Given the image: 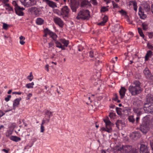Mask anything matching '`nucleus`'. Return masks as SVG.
<instances>
[{"label":"nucleus","mask_w":153,"mask_h":153,"mask_svg":"<svg viewBox=\"0 0 153 153\" xmlns=\"http://www.w3.org/2000/svg\"><path fill=\"white\" fill-rule=\"evenodd\" d=\"M128 90L132 96H135L140 94L142 91L141 83L138 80L133 81L129 86Z\"/></svg>","instance_id":"nucleus-1"},{"label":"nucleus","mask_w":153,"mask_h":153,"mask_svg":"<svg viewBox=\"0 0 153 153\" xmlns=\"http://www.w3.org/2000/svg\"><path fill=\"white\" fill-rule=\"evenodd\" d=\"M143 109L146 113L153 112V95L148 94L146 97V102L144 104Z\"/></svg>","instance_id":"nucleus-2"},{"label":"nucleus","mask_w":153,"mask_h":153,"mask_svg":"<svg viewBox=\"0 0 153 153\" xmlns=\"http://www.w3.org/2000/svg\"><path fill=\"white\" fill-rule=\"evenodd\" d=\"M149 121L150 120L148 117H145L143 119L140 130L143 133H146L150 129Z\"/></svg>","instance_id":"nucleus-3"},{"label":"nucleus","mask_w":153,"mask_h":153,"mask_svg":"<svg viewBox=\"0 0 153 153\" xmlns=\"http://www.w3.org/2000/svg\"><path fill=\"white\" fill-rule=\"evenodd\" d=\"M90 17V12L88 10H81L78 13L76 18L77 19L88 20Z\"/></svg>","instance_id":"nucleus-4"},{"label":"nucleus","mask_w":153,"mask_h":153,"mask_svg":"<svg viewBox=\"0 0 153 153\" xmlns=\"http://www.w3.org/2000/svg\"><path fill=\"white\" fill-rule=\"evenodd\" d=\"M55 43L56 47L61 48L62 50H65V47H67L69 44V41L64 39H59V41H56Z\"/></svg>","instance_id":"nucleus-5"},{"label":"nucleus","mask_w":153,"mask_h":153,"mask_svg":"<svg viewBox=\"0 0 153 153\" xmlns=\"http://www.w3.org/2000/svg\"><path fill=\"white\" fill-rule=\"evenodd\" d=\"M132 149V146H116L114 147V149L116 151L124 153H130Z\"/></svg>","instance_id":"nucleus-6"},{"label":"nucleus","mask_w":153,"mask_h":153,"mask_svg":"<svg viewBox=\"0 0 153 153\" xmlns=\"http://www.w3.org/2000/svg\"><path fill=\"white\" fill-rule=\"evenodd\" d=\"M103 121L105 124V127L103 128L102 130L108 133L111 132L112 131V127L113 126V124L111 122L108 117L104 119Z\"/></svg>","instance_id":"nucleus-7"},{"label":"nucleus","mask_w":153,"mask_h":153,"mask_svg":"<svg viewBox=\"0 0 153 153\" xmlns=\"http://www.w3.org/2000/svg\"><path fill=\"white\" fill-rule=\"evenodd\" d=\"M22 5L25 7H28L34 5L36 4V0H20Z\"/></svg>","instance_id":"nucleus-8"},{"label":"nucleus","mask_w":153,"mask_h":153,"mask_svg":"<svg viewBox=\"0 0 153 153\" xmlns=\"http://www.w3.org/2000/svg\"><path fill=\"white\" fill-rule=\"evenodd\" d=\"M61 14L64 19L68 18L70 15V9L67 6H64L61 9Z\"/></svg>","instance_id":"nucleus-9"},{"label":"nucleus","mask_w":153,"mask_h":153,"mask_svg":"<svg viewBox=\"0 0 153 153\" xmlns=\"http://www.w3.org/2000/svg\"><path fill=\"white\" fill-rule=\"evenodd\" d=\"M13 4L15 6V9L16 13L19 16H22L24 15V13L22 10H25L23 7H21L19 6L15 1H13Z\"/></svg>","instance_id":"nucleus-10"},{"label":"nucleus","mask_w":153,"mask_h":153,"mask_svg":"<svg viewBox=\"0 0 153 153\" xmlns=\"http://www.w3.org/2000/svg\"><path fill=\"white\" fill-rule=\"evenodd\" d=\"M45 34L44 36L46 37L47 35H49L53 40H56L57 38V36L56 34L51 31L48 29H45Z\"/></svg>","instance_id":"nucleus-11"},{"label":"nucleus","mask_w":153,"mask_h":153,"mask_svg":"<svg viewBox=\"0 0 153 153\" xmlns=\"http://www.w3.org/2000/svg\"><path fill=\"white\" fill-rule=\"evenodd\" d=\"M79 2L81 7H88L92 6L91 1L88 0H79Z\"/></svg>","instance_id":"nucleus-12"},{"label":"nucleus","mask_w":153,"mask_h":153,"mask_svg":"<svg viewBox=\"0 0 153 153\" xmlns=\"http://www.w3.org/2000/svg\"><path fill=\"white\" fill-rule=\"evenodd\" d=\"M28 11L31 13L37 16H38L41 13L40 10L35 7H32L29 8Z\"/></svg>","instance_id":"nucleus-13"},{"label":"nucleus","mask_w":153,"mask_h":153,"mask_svg":"<svg viewBox=\"0 0 153 153\" xmlns=\"http://www.w3.org/2000/svg\"><path fill=\"white\" fill-rule=\"evenodd\" d=\"M71 1V7L73 12H76V9L78 8L79 4L77 1L74 0Z\"/></svg>","instance_id":"nucleus-14"},{"label":"nucleus","mask_w":153,"mask_h":153,"mask_svg":"<svg viewBox=\"0 0 153 153\" xmlns=\"http://www.w3.org/2000/svg\"><path fill=\"white\" fill-rule=\"evenodd\" d=\"M143 73L145 77L147 79H152V75L149 68L146 67L143 71Z\"/></svg>","instance_id":"nucleus-15"},{"label":"nucleus","mask_w":153,"mask_h":153,"mask_svg":"<svg viewBox=\"0 0 153 153\" xmlns=\"http://www.w3.org/2000/svg\"><path fill=\"white\" fill-rule=\"evenodd\" d=\"M42 1L50 7L54 8L57 7L56 3L52 1L49 0H42Z\"/></svg>","instance_id":"nucleus-16"},{"label":"nucleus","mask_w":153,"mask_h":153,"mask_svg":"<svg viewBox=\"0 0 153 153\" xmlns=\"http://www.w3.org/2000/svg\"><path fill=\"white\" fill-rule=\"evenodd\" d=\"M53 20L55 23L59 25L60 27H62L63 26L64 22L60 18L57 17H55L53 18Z\"/></svg>","instance_id":"nucleus-17"},{"label":"nucleus","mask_w":153,"mask_h":153,"mask_svg":"<svg viewBox=\"0 0 153 153\" xmlns=\"http://www.w3.org/2000/svg\"><path fill=\"white\" fill-rule=\"evenodd\" d=\"M149 151L148 148L147 146L143 144H141L140 145V153H145Z\"/></svg>","instance_id":"nucleus-18"},{"label":"nucleus","mask_w":153,"mask_h":153,"mask_svg":"<svg viewBox=\"0 0 153 153\" xmlns=\"http://www.w3.org/2000/svg\"><path fill=\"white\" fill-rule=\"evenodd\" d=\"M141 136L140 134L137 131L132 132L130 135V137L133 139L135 140L140 138Z\"/></svg>","instance_id":"nucleus-19"},{"label":"nucleus","mask_w":153,"mask_h":153,"mask_svg":"<svg viewBox=\"0 0 153 153\" xmlns=\"http://www.w3.org/2000/svg\"><path fill=\"white\" fill-rule=\"evenodd\" d=\"M21 98H17L13 102V108L14 110L18 107L20 101L21 100Z\"/></svg>","instance_id":"nucleus-20"},{"label":"nucleus","mask_w":153,"mask_h":153,"mask_svg":"<svg viewBox=\"0 0 153 153\" xmlns=\"http://www.w3.org/2000/svg\"><path fill=\"white\" fill-rule=\"evenodd\" d=\"M126 89L123 87H122L120 89L119 92L120 95L121 99L123 98L125 96Z\"/></svg>","instance_id":"nucleus-21"},{"label":"nucleus","mask_w":153,"mask_h":153,"mask_svg":"<svg viewBox=\"0 0 153 153\" xmlns=\"http://www.w3.org/2000/svg\"><path fill=\"white\" fill-rule=\"evenodd\" d=\"M153 55L152 52L151 51L149 50L147 51L145 56V61H148L149 59V58L151 57Z\"/></svg>","instance_id":"nucleus-22"},{"label":"nucleus","mask_w":153,"mask_h":153,"mask_svg":"<svg viewBox=\"0 0 153 153\" xmlns=\"http://www.w3.org/2000/svg\"><path fill=\"white\" fill-rule=\"evenodd\" d=\"M44 115L45 118H50L53 115L52 112L48 110H45L44 111Z\"/></svg>","instance_id":"nucleus-23"},{"label":"nucleus","mask_w":153,"mask_h":153,"mask_svg":"<svg viewBox=\"0 0 153 153\" xmlns=\"http://www.w3.org/2000/svg\"><path fill=\"white\" fill-rule=\"evenodd\" d=\"M10 139L14 141L18 142L21 140V138L16 136H11L9 137Z\"/></svg>","instance_id":"nucleus-24"},{"label":"nucleus","mask_w":153,"mask_h":153,"mask_svg":"<svg viewBox=\"0 0 153 153\" xmlns=\"http://www.w3.org/2000/svg\"><path fill=\"white\" fill-rule=\"evenodd\" d=\"M122 27L119 24H117L114 26V29L115 31L121 32L122 30Z\"/></svg>","instance_id":"nucleus-25"},{"label":"nucleus","mask_w":153,"mask_h":153,"mask_svg":"<svg viewBox=\"0 0 153 153\" xmlns=\"http://www.w3.org/2000/svg\"><path fill=\"white\" fill-rule=\"evenodd\" d=\"M108 19V18L107 16H105L103 18L102 21L98 24V25L101 26L104 25Z\"/></svg>","instance_id":"nucleus-26"},{"label":"nucleus","mask_w":153,"mask_h":153,"mask_svg":"<svg viewBox=\"0 0 153 153\" xmlns=\"http://www.w3.org/2000/svg\"><path fill=\"white\" fill-rule=\"evenodd\" d=\"M44 22V20L40 18H37L36 20V24L38 25H39L43 24Z\"/></svg>","instance_id":"nucleus-27"},{"label":"nucleus","mask_w":153,"mask_h":153,"mask_svg":"<svg viewBox=\"0 0 153 153\" xmlns=\"http://www.w3.org/2000/svg\"><path fill=\"white\" fill-rule=\"evenodd\" d=\"M138 14L140 18L142 19H144L146 17V15L144 14L143 12H140L139 13H138Z\"/></svg>","instance_id":"nucleus-28"},{"label":"nucleus","mask_w":153,"mask_h":153,"mask_svg":"<svg viewBox=\"0 0 153 153\" xmlns=\"http://www.w3.org/2000/svg\"><path fill=\"white\" fill-rule=\"evenodd\" d=\"M50 120V119L48 118H45V117L43 119L42 123V124H45V123H48Z\"/></svg>","instance_id":"nucleus-29"},{"label":"nucleus","mask_w":153,"mask_h":153,"mask_svg":"<svg viewBox=\"0 0 153 153\" xmlns=\"http://www.w3.org/2000/svg\"><path fill=\"white\" fill-rule=\"evenodd\" d=\"M128 119L130 122L132 123H134L135 121V119L133 115L129 116L128 117Z\"/></svg>","instance_id":"nucleus-30"},{"label":"nucleus","mask_w":153,"mask_h":153,"mask_svg":"<svg viewBox=\"0 0 153 153\" xmlns=\"http://www.w3.org/2000/svg\"><path fill=\"white\" fill-rule=\"evenodd\" d=\"M137 29L138 33H139L140 36L143 38H144V35L142 32V30L141 28L140 27H138L137 28Z\"/></svg>","instance_id":"nucleus-31"},{"label":"nucleus","mask_w":153,"mask_h":153,"mask_svg":"<svg viewBox=\"0 0 153 153\" xmlns=\"http://www.w3.org/2000/svg\"><path fill=\"white\" fill-rule=\"evenodd\" d=\"M34 85V83L33 82L31 83H29L26 85V87L28 88H32L33 87V85Z\"/></svg>","instance_id":"nucleus-32"},{"label":"nucleus","mask_w":153,"mask_h":153,"mask_svg":"<svg viewBox=\"0 0 153 153\" xmlns=\"http://www.w3.org/2000/svg\"><path fill=\"white\" fill-rule=\"evenodd\" d=\"M108 6L107 7H102L101 9V12L102 13H104L106 11H108Z\"/></svg>","instance_id":"nucleus-33"},{"label":"nucleus","mask_w":153,"mask_h":153,"mask_svg":"<svg viewBox=\"0 0 153 153\" xmlns=\"http://www.w3.org/2000/svg\"><path fill=\"white\" fill-rule=\"evenodd\" d=\"M54 12L59 16H62L61 10L60 11L58 9H55L54 10Z\"/></svg>","instance_id":"nucleus-34"},{"label":"nucleus","mask_w":153,"mask_h":153,"mask_svg":"<svg viewBox=\"0 0 153 153\" xmlns=\"http://www.w3.org/2000/svg\"><path fill=\"white\" fill-rule=\"evenodd\" d=\"M133 111L134 112L137 114V115L140 114L141 112L138 109L134 108L133 109Z\"/></svg>","instance_id":"nucleus-35"},{"label":"nucleus","mask_w":153,"mask_h":153,"mask_svg":"<svg viewBox=\"0 0 153 153\" xmlns=\"http://www.w3.org/2000/svg\"><path fill=\"white\" fill-rule=\"evenodd\" d=\"M130 5H133L134 7L137 6V3L135 1H132L130 2Z\"/></svg>","instance_id":"nucleus-36"},{"label":"nucleus","mask_w":153,"mask_h":153,"mask_svg":"<svg viewBox=\"0 0 153 153\" xmlns=\"http://www.w3.org/2000/svg\"><path fill=\"white\" fill-rule=\"evenodd\" d=\"M33 78V76L32 75V72H31L30 73V75L27 77V79L30 81H31Z\"/></svg>","instance_id":"nucleus-37"},{"label":"nucleus","mask_w":153,"mask_h":153,"mask_svg":"<svg viewBox=\"0 0 153 153\" xmlns=\"http://www.w3.org/2000/svg\"><path fill=\"white\" fill-rule=\"evenodd\" d=\"M147 47L149 49L153 51V46L150 43H148L147 44Z\"/></svg>","instance_id":"nucleus-38"},{"label":"nucleus","mask_w":153,"mask_h":153,"mask_svg":"<svg viewBox=\"0 0 153 153\" xmlns=\"http://www.w3.org/2000/svg\"><path fill=\"white\" fill-rule=\"evenodd\" d=\"M142 25L143 27V30H146L148 28V26L147 24H145V23H143L142 24Z\"/></svg>","instance_id":"nucleus-39"},{"label":"nucleus","mask_w":153,"mask_h":153,"mask_svg":"<svg viewBox=\"0 0 153 153\" xmlns=\"http://www.w3.org/2000/svg\"><path fill=\"white\" fill-rule=\"evenodd\" d=\"M114 101H117V102H119L120 101L118 100V96L117 94H115L114 95V98L113 99Z\"/></svg>","instance_id":"nucleus-40"},{"label":"nucleus","mask_w":153,"mask_h":153,"mask_svg":"<svg viewBox=\"0 0 153 153\" xmlns=\"http://www.w3.org/2000/svg\"><path fill=\"white\" fill-rule=\"evenodd\" d=\"M10 149L9 148H6L3 149L2 151L5 153H9V152L10 151Z\"/></svg>","instance_id":"nucleus-41"},{"label":"nucleus","mask_w":153,"mask_h":153,"mask_svg":"<svg viewBox=\"0 0 153 153\" xmlns=\"http://www.w3.org/2000/svg\"><path fill=\"white\" fill-rule=\"evenodd\" d=\"M92 4L94 5H97L98 3L96 0H90Z\"/></svg>","instance_id":"nucleus-42"},{"label":"nucleus","mask_w":153,"mask_h":153,"mask_svg":"<svg viewBox=\"0 0 153 153\" xmlns=\"http://www.w3.org/2000/svg\"><path fill=\"white\" fill-rule=\"evenodd\" d=\"M115 116V114L113 112H111L110 113L109 116L111 118H112Z\"/></svg>","instance_id":"nucleus-43"},{"label":"nucleus","mask_w":153,"mask_h":153,"mask_svg":"<svg viewBox=\"0 0 153 153\" xmlns=\"http://www.w3.org/2000/svg\"><path fill=\"white\" fill-rule=\"evenodd\" d=\"M116 111L118 114L120 115L121 114V112L120 111V108L117 107L116 108Z\"/></svg>","instance_id":"nucleus-44"},{"label":"nucleus","mask_w":153,"mask_h":153,"mask_svg":"<svg viewBox=\"0 0 153 153\" xmlns=\"http://www.w3.org/2000/svg\"><path fill=\"white\" fill-rule=\"evenodd\" d=\"M113 5V6L114 8H118V4L116 3L114 1H112Z\"/></svg>","instance_id":"nucleus-45"},{"label":"nucleus","mask_w":153,"mask_h":153,"mask_svg":"<svg viewBox=\"0 0 153 153\" xmlns=\"http://www.w3.org/2000/svg\"><path fill=\"white\" fill-rule=\"evenodd\" d=\"M119 12L122 15H126V12L123 10H121L119 11Z\"/></svg>","instance_id":"nucleus-46"},{"label":"nucleus","mask_w":153,"mask_h":153,"mask_svg":"<svg viewBox=\"0 0 153 153\" xmlns=\"http://www.w3.org/2000/svg\"><path fill=\"white\" fill-rule=\"evenodd\" d=\"M32 94L31 93H29L27 95V97L26 98L27 100H29L30 99V97L32 96Z\"/></svg>","instance_id":"nucleus-47"},{"label":"nucleus","mask_w":153,"mask_h":153,"mask_svg":"<svg viewBox=\"0 0 153 153\" xmlns=\"http://www.w3.org/2000/svg\"><path fill=\"white\" fill-rule=\"evenodd\" d=\"M11 96L10 95H8L7 96V97L5 98V100L6 102H8L10 100V99L11 98Z\"/></svg>","instance_id":"nucleus-48"},{"label":"nucleus","mask_w":153,"mask_h":153,"mask_svg":"<svg viewBox=\"0 0 153 153\" xmlns=\"http://www.w3.org/2000/svg\"><path fill=\"white\" fill-rule=\"evenodd\" d=\"M44 124H42V123L41 124V132H43L44 131V127L43 126V125Z\"/></svg>","instance_id":"nucleus-49"},{"label":"nucleus","mask_w":153,"mask_h":153,"mask_svg":"<svg viewBox=\"0 0 153 153\" xmlns=\"http://www.w3.org/2000/svg\"><path fill=\"white\" fill-rule=\"evenodd\" d=\"M6 9L9 11H13V10L12 7L10 6L6 8Z\"/></svg>","instance_id":"nucleus-50"},{"label":"nucleus","mask_w":153,"mask_h":153,"mask_svg":"<svg viewBox=\"0 0 153 153\" xmlns=\"http://www.w3.org/2000/svg\"><path fill=\"white\" fill-rule=\"evenodd\" d=\"M8 27V25L5 23H3V28L4 29H7Z\"/></svg>","instance_id":"nucleus-51"},{"label":"nucleus","mask_w":153,"mask_h":153,"mask_svg":"<svg viewBox=\"0 0 153 153\" xmlns=\"http://www.w3.org/2000/svg\"><path fill=\"white\" fill-rule=\"evenodd\" d=\"M137 151L136 149L134 148H132L130 153H137Z\"/></svg>","instance_id":"nucleus-52"},{"label":"nucleus","mask_w":153,"mask_h":153,"mask_svg":"<svg viewBox=\"0 0 153 153\" xmlns=\"http://www.w3.org/2000/svg\"><path fill=\"white\" fill-rule=\"evenodd\" d=\"M89 56L91 57H93L94 56V54L93 51H90L89 52Z\"/></svg>","instance_id":"nucleus-53"},{"label":"nucleus","mask_w":153,"mask_h":153,"mask_svg":"<svg viewBox=\"0 0 153 153\" xmlns=\"http://www.w3.org/2000/svg\"><path fill=\"white\" fill-rule=\"evenodd\" d=\"M12 94H17L18 95H20L22 94H24V93L21 92H13Z\"/></svg>","instance_id":"nucleus-54"},{"label":"nucleus","mask_w":153,"mask_h":153,"mask_svg":"<svg viewBox=\"0 0 153 153\" xmlns=\"http://www.w3.org/2000/svg\"><path fill=\"white\" fill-rule=\"evenodd\" d=\"M148 36L150 38H152L153 36V33L150 32L148 33Z\"/></svg>","instance_id":"nucleus-55"},{"label":"nucleus","mask_w":153,"mask_h":153,"mask_svg":"<svg viewBox=\"0 0 153 153\" xmlns=\"http://www.w3.org/2000/svg\"><path fill=\"white\" fill-rule=\"evenodd\" d=\"M150 145L153 151V140H152L150 141Z\"/></svg>","instance_id":"nucleus-56"},{"label":"nucleus","mask_w":153,"mask_h":153,"mask_svg":"<svg viewBox=\"0 0 153 153\" xmlns=\"http://www.w3.org/2000/svg\"><path fill=\"white\" fill-rule=\"evenodd\" d=\"M12 133L10 131H8L6 133V137H10V135L12 134Z\"/></svg>","instance_id":"nucleus-57"},{"label":"nucleus","mask_w":153,"mask_h":153,"mask_svg":"<svg viewBox=\"0 0 153 153\" xmlns=\"http://www.w3.org/2000/svg\"><path fill=\"white\" fill-rule=\"evenodd\" d=\"M53 43L52 42H50L48 43L49 48L52 47L53 46Z\"/></svg>","instance_id":"nucleus-58"},{"label":"nucleus","mask_w":153,"mask_h":153,"mask_svg":"<svg viewBox=\"0 0 153 153\" xmlns=\"http://www.w3.org/2000/svg\"><path fill=\"white\" fill-rule=\"evenodd\" d=\"M19 39L20 40H25V38L24 37L22 36H20L19 37Z\"/></svg>","instance_id":"nucleus-59"},{"label":"nucleus","mask_w":153,"mask_h":153,"mask_svg":"<svg viewBox=\"0 0 153 153\" xmlns=\"http://www.w3.org/2000/svg\"><path fill=\"white\" fill-rule=\"evenodd\" d=\"M120 122V120H117L116 123V126L118 128L119 125V123Z\"/></svg>","instance_id":"nucleus-60"},{"label":"nucleus","mask_w":153,"mask_h":153,"mask_svg":"<svg viewBox=\"0 0 153 153\" xmlns=\"http://www.w3.org/2000/svg\"><path fill=\"white\" fill-rule=\"evenodd\" d=\"M1 1H2V3L4 4L8 3L9 1V0H1Z\"/></svg>","instance_id":"nucleus-61"},{"label":"nucleus","mask_w":153,"mask_h":153,"mask_svg":"<svg viewBox=\"0 0 153 153\" xmlns=\"http://www.w3.org/2000/svg\"><path fill=\"white\" fill-rule=\"evenodd\" d=\"M140 115H137V117L136 118V121L137 122H138V121L139 119V116H140Z\"/></svg>","instance_id":"nucleus-62"},{"label":"nucleus","mask_w":153,"mask_h":153,"mask_svg":"<svg viewBox=\"0 0 153 153\" xmlns=\"http://www.w3.org/2000/svg\"><path fill=\"white\" fill-rule=\"evenodd\" d=\"M4 7H5V6L7 7L10 6V4H9L7 3H4Z\"/></svg>","instance_id":"nucleus-63"},{"label":"nucleus","mask_w":153,"mask_h":153,"mask_svg":"<svg viewBox=\"0 0 153 153\" xmlns=\"http://www.w3.org/2000/svg\"><path fill=\"white\" fill-rule=\"evenodd\" d=\"M20 43L22 45H23L25 43V42L24 41V40H20Z\"/></svg>","instance_id":"nucleus-64"}]
</instances>
